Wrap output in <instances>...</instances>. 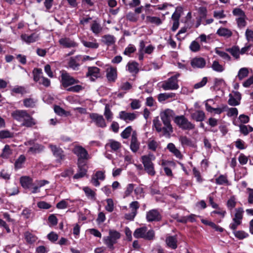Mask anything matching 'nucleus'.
Wrapping results in <instances>:
<instances>
[{"mask_svg": "<svg viewBox=\"0 0 253 253\" xmlns=\"http://www.w3.org/2000/svg\"><path fill=\"white\" fill-rule=\"evenodd\" d=\"M82 43L86 47L96 49L99 47V44L94 40L93 42H86L83 41Z\"/></svg>", "mask_w": 253, "mask_h": 253, "instance_id": "43", "label": "nucleus"}, {"mask_svg": "<svg viewBox=\"0 0 253 253\" xmlns=\"http://www.w3.org/2000/svg\"><path fill=\"white\" fill-rule=\"evenodd\" d=\"M244 213L243 209L242 208H239L235 209V213L234 217L233 219H236L239 221H242V219L243 218V215Z\"/></svg>", "mask_w": 253, "mask_h": 253, "instance_id": "46", "label": "nucleus"}, {"mask_svg": "<svg viewBox=\"0 0 253 253\" xmlns=\"http://www.w3.org/2000/svg\"><path fill=\"white\" fill-rule=\"evenodd\" d=\"M216 34L225 38H229L232 36L233 34L231 30L224 27H220L217 30Z\"/></svg>", "mask_w": 253, "mask_h": 253, "instance_id": "23", "label": "nucleus"}, {"mask_svg": "<svg viewBox=\"0 0 253 253\" xmlns=\"http://www.w3.org/2000/svg\"><path fill=\"white\" fill-rule=\"evenodd\" d=\"M48 224L50 227L54 226L57 225L58 219L56 216L52 214L49 216L48 218Z\"/></svg>", "mask_w": 253, "mask_h": 253, "instance_id": "55", "label": "nucleus"}, {"mask_svg": "<svg viewBox=\"0 0 253 253\" xmlns=\"http://www.w3.org/2000/svg\"><path fill=\"white\" fill-rule=\"evenodd\" d=\"M182 12V8L180 6L177 7L175 12L172 15L171 19L173 22L171 29L173 31H176L179 27V20L181 16Z\"/></svg>", "mask_w": 253, "mask_h": 253, "instance_id": "9", "label": "nucleus"}, {"mask_svg": "<svg viewBox=\"0 0 253 253\" xmlns=\"http://www.w3.org/2000/svg\"><path fill=\"white\" fill-rule=\"evenodd\" d=\"M106 146L110 147L112 152H117L121 148V144L118 141L110 140L106 144Z\"/></svg>", "mask_w": 253, "mask_h": 253, "instance_id": "29", "label": "nucleus"}, {"mask_svg": "<svg viewBox=\"0 0 253 253\" xmlns=\"http://www.w3.org/2000/svg\"><path fill=\"white\" fill-rule=\"evenodd\" d=\"M49 147L50 148L54 156L57 158L58 161L62 160L64 158V156L63 155V152L61 148L53 145H50Z\"/></svg>", "mask_w": 253, "mask_h": 253, "instance_id": "22", "label": "nucleus"}, {"mask_svg": "<svg viewBox=\"0 0 253 253\" xmlns=\"http://www.w3.org/2000/svg\"><path fill=\"white\" fill-rule=\"evenodd\" d=\"M126 19L130 22H136L138 19V16L135 13L130 12L126 15Z\"/></svg>", "mask_w": 253, "mask_h": 253, "instance_id": "57", "label": "nucleus"}, {"mask_svg": "<svg viewBox=\"0 0 253 253\" xmlns=\"http://www.w3.org/2000/svg\"><path fill=\"white\" fill-rule=\"evenodd\" d=\"M22 215L25 218L28 219L32 217L33 215V213L32 212V210L29 209L28 208L24 209L22 212Z\"/></svg>", "mask_w": 253, "mask_h": 253, "instance_id": "61", "label": "nucleus"}, {"mask_svg": "<svg viewBox=\"0 0 253 253\" xmlns=\"http://www.w3.org/2000/svg\"><path fill=\"white\" fill-rule=\"evenodd\" d=\"M153 124L158 132L164 131V127L162 126V124L158 118H155L153 120Z\"/></svg>", "mask_w": 253, "mask_h": 253, "instance_id": "56", "label": "nucleus"}, {"mask_svg": "<svg viewBox=\"0 0 253 253\" xmlns=\"http://www.w3.org/2000/svg\"><path fill=\"white\" fill-rule=\"evenodd\" d=\"M191 65L193 68H202L206 65V61L203 58L196 57L191 60Z\"/></svg>", "mask_w": 253, "mask_h": 253, "instance_id": "20", "label": "nucleus"}, {"mask_svg": "<svg viewBox=\"0 0 253 253\" xmlns=\"http://www.w3.org/2000/svg\"><path fill=\"white\" fill-rule=\"evenodd\" d=\"M43 147L38 144H35L32 147H31L28 152L33 154L39 153L43 150Z\"/></svg>", "mask_w": 253, "mask_h": 253, "instance_id": "45", "label": "nucleus"}, {"mask_svg": "<svg viewBox=\"0 0 253 253\" xmlns=\"http://www.w3.org/2000/svg\"><path fill=\"white\" fill-rule=\"evenodd\" d=\"M174 122L183 129L191 130L195 127V125L189 122L183 115L176 116L174 119Z\"/></svg>", "mask_w": 253, "mask_h": 253, "instance_id": "5", "label": "nucleus"}, {"mask_svg": "<svg viewBox=\"0 0 253 253\" xmlns=\"http://www.w3.org/2000/svg\"><path fill=\"white\" fill-rule=\"evenodd\" d=\"M191 118L197 122L203 121L205 118V113L203 111L198 110L191 114Z\"/></svg>", "mask_w": 253, "mask_h": 253, "instance_id": "26", "label": "nucleus"}, {"mask_svg": "<svg viewBox=\"0 0 253 253\" xmlns=\"http://www.w3.org/2000/svg\"><path fill=\"white\" fill-rule=\"evenodd\" d=\"M171 162L165 160H162L161 166L163 167L166 174L169 176L172 175L171 170L169 168V166Z\"/></svg>", "mask_w": 253, "mask_h": 253, "instance_id": "31", "label": "nucleus"}, {"mask_svg": "<svg viewBox=\"0 0 253 253\" xmlns=\"http://www.w3.org/2000/svg\"><path fill=\"white\" fill-rule=\"evenodd\" d=\"M105 178L104 172L102 171H97L92 176L91 182L92 184L98 187L100 185V180H104Z\"/></svg>", "mask_w": 253, "mask_h": 253, "instance_id": "14", "label": "nucleus"}, {"mask_svg": "<svg viewBox=\"0 0 253 253\" xmlns=\"http://www.w3.org/2000/svg\"><path fill=\"white\" fill-rule=\"evenodd\" d=\"M73 152L78 157V163H85L84 161L89 158L87 151L81 146H76Z\"/></svg>", "mask_w": 253, "mask_h": 253, "instance_id": "6", "label": "nucleus"}, {"mask_svg": "<svg viewBox=\"0 0 253 253\" xmlns=\"http://www.w3.org/2000/svg\"><path fill=\"white\" fill-rule=\"evenodd\" d=\"M32 180L27 176L22 177L20 178V182L23 187L29 188L32 184Z\"/></svg>", "mask_w": 253, "mask_h": 253, "instance_id": "36", "label": "nucleus"}, {"mask_svg": "<svg viewBox=\"0 0 253 253\" xmlns=\"http://www.w3.org/2000/svg\"><path fill=\"white\" fill-rule=\"evenodd\" d=\"M248 74V69L247 68H242L239 71L237 77H238L239 80H242L246 77Z\"/></svg>", "mask_w": 253, "mask_h": 253, "instance_id": "47", "label": "nucleus"}, {"mask_svg": "<svg viewBox=\"0 0 253 253\" xmlns=\"http://www.w3.org/2000/svg\"><path fill=\"white\" fill-rule=\"evenodd\" d=\"M146 218L148 222L158 221L161 219L162 216L159 211L153 209L146 212Z\"/></svg>", "mask_w": 253, "mask_h": 253, "instance_id": "10", "label": "nucleus"}, {"mask_svg": "<svg viewBox=\"0 0 253 253\" xmlns=\"http://www.w3.org/2000/svg\"><path fill=\"white\" fill-rule=\"evenodd\" d=\"M90 118L95 124V125L100 127H105L107 126L105 120L102 115L96 113L90 114Z\"/></svg>", "mask_w": 253, "mask_h": 253, "instance_id": "12", "label": "nucleus"}, {"mask_svg": "<svg viewBox=\"0 0 253 253\" xmlns=\"http://www.w3.org/2000/svg\"><path fill=\"white\" fill-rule=\"evenodd\" d=\"M12 118L18 122H22V125L27 127H31L36 124L34 119L26 110H16L11 113Z\"/></svg>", "mask_w": 253, "mask_h": 253, "instance_id": "1", "label": "nucleus"}, {"mask_svg": "<svg viewBox=\"0 0 253 253\" xmlns=\"http://www.w3.org/2000/svg\"><path fill=\"white\" fill-rule=\"evenodd\" d=\"M92 32L95 34H98L100 33L102 30V28L100 25L96 21H94L90 27Z\"/></svg>", "mask_w": 253, "mask_h": 253, "instance_id": "41", "label": "nucleus"}, {"mask_svg": "<svg viewBox=\"0 0 253 253\" xmlns=\"http://www.w3.org/2000/svg\"><path fill=\"white\" fill-rule=\"evenodd\" d=\"M179 141L181 142L182 146H191L193 145L191 141L186 136H181L179 138Z\"/></svg>", "mask_w": 253, "mask_h": 253, "instance_id": "50", "label": "nucleus"}, {"mask_svg": "<svg viewBox=\"0 0 253 253\" xmlns=\"http://www.w3.org/2000/svg\"><path fill=\"white\" fill-rule=\"evenodd\" d=\"M174 116L173 111L169 109H165L161 112L160 117L164 125V132L165 134H169L172 132V127L170 124V120Z\"/></svg>", "mask_w": 253, "mask_h": 253, "instance_id": "2", "label": "nucleus"}, {"mask_svg": "<svg viewBox=\"0 0 253 253\" xmlns=\"http://www.w3.org/2000/svg\"><path fill=\"white\" fill-rule=\"evenodd\" d=\"M127 70L132 74H135L138 72V64L133 62L128 63L127 65Z\"/></svg>", "mask_w": 253, "mask_h": 253, "instance_id": "35", "label": "nucleus"}, {"mask_svg": "<svg viewBox=\"0 0 253 253\" xmlns=\"http://www.w3.org/2000/svg\"><path fill=\"white\" fill-rule=\"evenodd\" d=\"M175 97V94L174 93H163L159 94L158 99L159 102H163L169 98H173Z\"/></svg>", "mask_w": 253, "mask_h": 253, "instance_id": "32", "label": "nucleus"}, {"mask_svg": "<svg viewBox=\"0 0 253 253\" xmlns=\"http://www.w3.org/2000/svg\"><path fill=\"white\" fill-rule=\"evenodd\" d=\"M236 59L239 57V48L238 47H233L227 49Z\"/></svg>", "mask_w": 253, "mask_h": 253, "instance_id": "58", "label": "nucleus"}, {"mask_svg": "<svg viewBox=\"0 0 253 253\" xmlns=\"http://www.w3.org/2000/svg\"><path fill=\"white\" fill-rule=\"evenodd\" d=\"M141 159L143 166H145L153 164L152 161L155 159V156L153 154L149 153L147 155L142 156Z\"/></svg>", "mask_w": 253, "mask_h": 253, "instance_id": "28", "label": "nucleus"}, {"mask_svg": "<svg viewBox=\"0 0 253 253\" xmlns=\"http://www.w3.org/2000/svg\"><path fill=\"white\" fill-rule=\"evenodd\" d=\"M36 102V100L33 98H26L24 100L23 103L26 107H34Z\"/></svg>", "mask_w": 253, "mask_h": 253, "instance_id": "49", "label": "nucleus"}, {"mask_svg": "<svg viewBox=\"0 0 253 253\" xmlns=\"http://www.w3.org/2000/svg\"><path fill=\"white\" fill-rule=\"evenodd\" d=\"M201 221L203 223L210 226L211 227L217 231L222 232L223 231V229L222 227L216 225L214 223L212 222L209 221L205 219H202Z\"/></svg>", "mask_w": 253, "mask_h": 253, "instance_id": "42", "label": "nucleus"}, {"mask_svg": "<svg viewBox=\"0 0 253 253\" xmlns=\"http://www.w3.org/2000/svg\"><path fill=\"white\" fill-rule=\"evenodd\" d=\"M134 185L132 183L128 184L126 187L124 194V198L128 197L134 190Z\"/></svg>", "mask_w": 253, "mask_h": 253, "instance_id": "62", "label": "nucleus"}, {"mask_svg": "<svg viewBox=\"0 0 253 253\" xmlns=\"http://www.w3.org/2000/svg\"><path fill=\"white\" fill-rule=\"evenodd\" d=\"M121 237L120 233L114 230H110L109 232V235L103 238L104 243L111 250L114 249V245L116 244L117 240Z\"/></svg>", "mask_w": 253, "mask_h": 253, "instance_id": "3", "label": "nucleus"}, {"mask_svg": "<svg viewBox=\"0 0 253 253\" xmlns=\"http://www.w3.org/2000/svg\"><path fill=\"white\" fill-rule=\"evenodd\" d=\"M80 56H77L75 57H71L69 61L68 62V66L70 68L74 70H77L79 69V67L80 66V64L78 63V61L79 60V58H80Z\"/></svg>", "mask_w": 253, "mask_h": 253, "instance_id": "24", "label": "nucleus"}, {"mask_svg": "<svg viewBox=\"0 0 253 253\" xmlns=\"http://www.w3.org/2000/svg\"><path fill=\"white\" fill-rule=\"evenodd\" d=\"M215 52L225 60L229 61L230 60V56L227 53L221 51L219 48H216L215 49Z\"/></svg>", "mask_w": 253, "mask_h": 253, "instance_id": "51", "label": "nucleus"}, {"mask_svg": "<svg viewBox=\"0 0 253 253\" xmlns=\"http://www.w3.org/2000/svg\"><path fill=\"white\" fill-rule=\"evenodd\" d=\"M132 127L131 126H127L125 128V129L121 133V136L125 139L127 138L131 131H132Z\"/></svg>", "mask_w": 253, "mask_h": 253, "instance_id": "59", "label": "nucleus"}, {"mask_svg": "<svg viewBox=\"0 0 253 253\" xmlns=\"http://www.w3.org/2000/svg\"><path fill=\"white\" fill-rule=\"evenodd\" d=\"M179 74H177L167 80L164 81L162 85V87L165 90H175L178 88L177 78Z\"/></svg>", "mask_w": 253, "mask_h": 253, "instance_id": "4", "label": "nucleus"}, {"mask_svg": "<svg viewBox=\"0 0 253 253\" xmlns=\"http://www.w3.org/2000/svg\"><path fill=\"white\" fill-rule=\"evenodd\" d=\"M102 42L108 45L114 44L115 42V39L113 36L107 35L102 37Z\"/></svg>", "mask_w": 253, "mask_h": 253, "instance_id": "38", "label": "nucleus"}, {"mask_svg": "<svg viewBox=\"0 0 253 253\" xmlns=\"http://www.w3.org/2000/svg\"><path fill=\"white\" fill-rule=\"evenodd\" d=\"M21 38L26 43L30 44L38 41L39 39V35L36 33L31 35L24 34L21 36Z\"/></svg>", "mask_w": 253, "mask_h": 253, "instance_id": "16", "label": "nucleus"}, {"mask_svg": "<svg viewBox=\"0 0 253 253\" xmlns=\"http://www.w3.org/2000/svg\"><path fill=\"white\" fill-rule=\"evenodd\" d=\"M146 23L159 26L162 23V20L158 17L147 16L146 17Z\"/></svg>", "mask_w": 253, "mask_h": 253, "instance_id": "27", "label": "nucleus"}, {"mask_svg": "<svg viewBox=\"0 0 253 253\" xmlns=\"http://www.w3.org/2000/svg\"><path fill=\"white\" fill-rule=\"evenodd\" d=\"M235 236L240 240H242L248 237L249 234L243 231H234L233 232Z\"/></svg>", "mask_w": 253, "mask_h": 253, "instance_id": "53", "label": "nucleus"}, {"mask_svg": "<svg viewBox=\"0 0 253 253\" xmlns=\"http://www.w3.org/2000/svg\"><path fill=\"white\" fill-rule=\"evenodd\" d=\"M25 161V157L24 155H21L18 159L16 161L15 163V167L17 169H20L22 167V164Z\"/></svg>", "mask_w": 253, "mask_h": 253, "instance_id": "60", "label": "nucleus"}, {"mask_svg": "<svg viewBox=\"0 0 253 253\" xmlns=\"http://www.w3.org/2000/svg\"><path fill=\"white\" fill-rule=\"evenodd\" d=\"M146 231L147 228L146 227L137 228L134 232L133 236L136 238H144Z\"/></svg>", "mask_w": 253, "mask_h": 253, "instance_id": "30", "label": "nucleus"}, {"mask_svg": "<svg viewBox=\"0 0 253 253\" xmlns=\"http://www.w3.org/2000/svg\"><path fill=\"white\" fill-rule=\"evenodd\" d=\"M145 170L150 175L153 176L155 174L154 164H150L144 166Z\"/></svg>", "mask_w": 253, "mask_h": 253, "instance_id": "54", "label": "nucleus"}, {"mask_svg": "<svg viewBox=\"0 0 253 253\" xmlns=\"http://www.w3.org/2000/svg\"><path fill=\"white\" fill-rule=\"evenodd\" d=\"M83 190L86 196L88 198V199L91 200H95V192L91 189L88 187H84L83 188Z\"/></svg>", "mask_w": 253, "mask_h": 253, "instance_id": "33", "label": "nucleus"}, {"mask_svg": "<svg viewBox=\"0 0 253 253\" xmlns=\"http://www.w3.org/2000/svg\"><path fill=\"white\" fill-rule=\"evenodd\" d=\"M61 82L64 87H67L69 85L77 84L79 82L71 76L67 72L62 71L61 72Z\"/></svg>", "mask_w": 253, "mask_h": 253, "instance_id": "7", "label": "nucleus"}, {"mask_svg": "<svg viewBox=\"0 0 253 253\" xmlns=\"http://www.w3.org/2000/svg\"><path fill=\"white\" fill-rule=\"evenodd\" d=\"M34 75V80L36 82H39L41 80L42 76V70L40 68H35L33 71Z\"/></svg>", "mask_w": 253, "mask_h": 253, "instance_id": "40", "label": "nucleus"}, {"mask_svg": "<svg viewBox=\"0 0 253 253\" xmlns=\"http://www.w3.org/2000/svg\"><path fill=\"white\" fill-rule=\"evenodd\" d=\"M130 148L133 152H137L139 148V143L137 141V133L135 131H133L132 133Z\"/></svg>", "mask_w": 253, "mask_h": 253, "instance_id": "18", "label": "nucleus"}, {"mask_svg": "<svg viewBox=\"0 0 253 253\" xmlns=\"http://www.w3.org/2000/svg\"><path fill=\"white\" fill-rule=\"evenodd\" d=\"M11 154V150L8 145H5L1 156L3 158H7Z\"/></svg>", "mask_w": 253, "mask_h": 253, "instance_id": "63", "label": "nucleus"}, {"mask_svg": "<svg viewBox=\"0 0 253 253\" xmlns=\"http://www.w3.org/2000/svg\"><path fill=\"white\" fill-rule=\"evenodd\" d=\"M211 68L214 71L217 72H222L224 71V67L220 64L217 61H214L211 65Z\"/></svg>", "mask_w": 253, "mask_h": 253, "instance_id": "44", "label": "nucleus"}, {"mask_svg": "<svg viewBox=\"0 0 253 253\" xmlns=\"http://www.w3.org/2000/svg\"><path fill=\"white\" fill-rule=\"evenodd\" d=\"M213 102L212 100H207L205 103L206 109L207 111L212 113V112H214L215 113L217 114H220L222 112L225 111L227 107L226 106H223L222 107H217V108H212L211 106V105L209 104L208 102Z\"/></svg>", "mask_w": 253, "mask_h": 253, "instance_id": "17", "label": "nucleus"}, {"mask_svg": "<svg viewBox=\"0 0 253 253\" xmlns=\"http://www.w3.org/2000/svg\"><path fill=\"white\" fill-rule=\"evenodd\" d=\"M78 165L79 170L78 172L74 176V178L75 179H78L84 177L87 172V169L85 168V163H78Z\"/></svg>", "mask_w": 253, "mask_h": 253, "instance_id": "19", "label": "nucleus"}, {"mask_svg": "<svg viewBox=\"0 0 253 253\" xmlns=\"http://www.w3.org/2000/svg\"><path fill=\"white\" fill-rule=\"evenodd\" d=\"M167 148L177 158H180L181 157V154L180 151L175 147V145L173 143H169L167 146Z\"/></svg>", "mask_w": 253, "mask_h": 253, "instance_id": "34", "label": "nucleus"}, {"mask_svg": "<svg viewBox=\"0 0 253 253\" xmlns=\"http://www.w3.org/2000/svg\"><path fill=\"white\" fill-rule=\"evenodd\" d=\"M189 48L193 52H197L200 50V45L197 42L194 41L191 43Z\"/></svg>", "mask_w": 253, "mask_h": 253, "instance_id": "64", "label": "nucleus"}, {"mask_svg": "<svg viewBox=\"0 0 253 253\" xmlns=\"http://www.w3.org/2000/svg\"><path fill=\"white\" fill-rule=\"evenodd\" d=\"M228 103L231 106H237L239 104L241 98V95L238 91H233L229 95Z\"/></svg>", "mask_w": 253, "mask_h": 253, "instance_id": "15", "label": "nucleus"}, {"mask_svg": "<svg viewBox=\"0 0 253 253\" xmlns=\"http://www.w3.org/2000/svg\"><path fill=\"white\" fill-rule=\"evenodd\" d=\"M86 76L89 78L91 81H94L101 76L100 69L96 67H88Z\"/></svg>", "mask_w": 253, "mask_h": 253, "instance_id": "13", "label": "nucleus"}, {"mask_svg": "<svg viewBox=\"0 0 253 253\" xmlns=\"http://www.w3.org/2000/svg\"><path fill=\"white\" fill-rule=\"evenodd\" d=\"M104 115L108 122H111L113 119V113L111 111L108 105L105 106Z\"/></svg>", "mask_w": 253, "mask_h": 253, "instance_id": "52", "label": "nucleus"}, {"mask_svg": "<svg viewBox=\"0 0 253 253\" xmlns=\"http://www.w3.org/2000/svg\"><path fill=\"white\" fill-rule=\"evenodd\" d=\"M117 71L116 69L110 67L107 69V78L109 82H115L117 78Z\"/></svg>", "mask_w": 253, "mask_h": 253, "instance_id": "25", "label": "nucleus"}, {"mask_svg": "<svg viewBox=\"0 0 253 253\" xmlns=\"http://www.w3.org/2000/svg\"><path fill=\"white\" fill-rule=\"evenodd\" d=\"M59 42L61 45L67 48L74 47L78 45V44L76 42L67 38L60 39Z\"/></svg>", "mask_w": 253, "mask_h": 253, "instance_id": "21", "label": "nucleus"}, {"mask_svg": "<svg viewBox=\"0 0 253 253\" xmlns=\"http://www.w3.org/2000/svg\"><path fill=\"white\" fill-rule=\"evenodd\" d=\"M167 245L172 249H175L177 247V240L175 236H169L166 239Z\"/></svg>", "mask_w": 253, "mask_h": 253, "instance_id": "37", "label": "nucleus"}, {"mask_svg": "<svg viewBox=\"0 0 253 253\" xmlns=\"http://www.w3.org/2000/svg\"><path fill=\"white\" fill-rule=\"evenodd\" d=\"M129 208L130 209V212L126 213L125 217L126 219L133 220L137 214V210L139 208V204L137 201H133L129 205Z\"/></svg>", "mask_w": 253, "mask_h": 253, "instance_id": "8", "label": "nucleus"}, {"mask_svg": "<svg viewBox=\"0 0 253 253\" xmlns=\"http://www.w3.org/2000/svg\"><path fill=\"white\" fill-rule=\"evenodd\" d=\"M137 114L136 113H130L125 111L120 112L119 117L120 119L128 123L136 119Z\"/></svg>", "mask_w": 253, "mask_h": 253, "instance_id": "11", "label": "nucleus"}, {"mask_svg": "<svg viewBox=\"0 0 253 253\" xmlns=\"http://www.w3.org/2000/svg\"><path fill=\"white\" fill-rule=\"evenodd\" d=\"M247 18L246 15L245 16H241L240 17H237L236 18V22L238 25V26L240 28H243L245 27L247 25V22L246 21V19Z\"/></svg>", "mask_w": 253, "mask_h": 253, "instance_id": "48", "label": "nucleus"}, {"mask_svg": "<svg viewBox=\"0 0 253 253\" xmlns=\"http://www.w3.org/2000/svg\"><path fill=\"white\" fill-rule=\"evenodd\" d=\"M24 237L26 241L29 244H33L37 240V237L29 232H25Z\"/></svg>", "mask_w": 253, "mask_h": 253, "instance_id": "39", "label": "nucleus"}]
</instances>
